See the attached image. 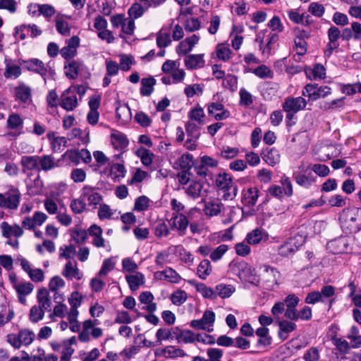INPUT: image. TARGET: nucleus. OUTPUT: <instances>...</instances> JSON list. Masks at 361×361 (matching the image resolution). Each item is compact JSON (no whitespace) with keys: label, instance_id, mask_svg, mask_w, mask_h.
Listing matches in <instances>:
<instances>
[{"label":"nucleus","instance_id":"39","mask_svg":"<svg viewBox=\"0 0 361 361\" xmlns=\"http://www.w3.org/2000/svg\"><path fill=\"white\" fill-rule=\"evenodd\" d=\"M21 345H29L35 339V335L33 331L23 329L18 331Z\"/></svg>","mask_w":361,"mask_h":361},{"label":"nucleus","instance_id":"54","mask_svg":"<svg viewBox=\"0 0 361 361\" xmlns=\"http://www.w3.org/2000/svg\"><path fill=\"white\" fill-rule=\"evenodd\" d=\"M262 239V232L259 228H256L247 233L246 240L248 244L256 245Z\"/></svg>","mask_w":361,"mask_h":361},{"label":"nucleus","instance_id":"25","mask_svg":"<svg viewBox=\"0 0 361 361\" xmlns=\"http://www.w3.org/2000/svg\"><path fill=\"white\" fill-rule=\"evenodd\" d=\"M126 280L130 290L135 291L145 283V276L142 272H136L135 274L126 275Z\"/></svg>","mask_w":361,"mask_h":361},{"label":"nucleus","instance_id":"60","mask_svg":"<svg viewBox=\"0 0 361 361\" xmlns=\"http://www.w3.org/2000/svg\"><path fill=\"white\" fill-rule=\"evenodd\" d=\"M308 11L316 17H322L325 11L324 6L317 2H312L308 7Z\"/></svg>","mask_w":361,"mask_h":361},{"label":"nucleus","instance_id":"34","mask_svg":"<svg viewBox=\"0 0 361 361\" xmlns=\"http://www.w3.org/2000/svg\"><path fill=\"white\" fill-rule=\"evenodd\" d=\"M216 295L221 298H228L235 292V288L233 285L220 283L215 287Z\"/></svg>","mask_w":361,"mask_h":361},{"label":"nucleus","instance_id":"20","mask_svg":"<svg viewBox=\"0 0 361 361\" xmlns=\"http://www.w3.org/2000/svg\"><path fill=\"white\" fill-rule=\"evenodd\" d=\"M262 159L269 166H274L280 161L279 151L274 148L267 147L262 151Z\"/></svg>","mask_w":361,"mask_h":361},{"label":"nucleus","instance_id":"14","mask_svg":"<svg viewBox=\"0 0 361 361\" xmlns=\"http://www.w3.org/2000/svg\"><path fill=\"white\" fill-rule=\"evenodd\" d=\"M303 172L294 173L293 178L300 186L309 188L316 181L317 177L313 175L312 171L308 170V168Z\"/></svg>","mask_w":361,"mask_h":361},{"label":"nucleus","instance_id":"6","mask_svg":"<svg viewBox=\"0 0 361 361\" xmlns=\"http://www.w3.org/2000/svg\"><path fill=\"white\" fill-rule=\"evenodd\" d=\"M93 156L97 161L94 166V171L107 177L113 173V165L110 163L109 159L102 151H94Z\"/></svg>","mask_w":361,"mask_h":361},{"label":"nucleus","instance_id":"58","mask_svg":"<svg viewBox=\"0 0 361 361\" xmlns=\"http://www.w3.org/2000/svg\"><path fill=\"white\" fill-rule=\"evenodd\" d=\"M281 184L282 185V189L284 194L287 197H290L293 195V190L291 181L288 177L286 175H283L281 178Z\"/></svg>","mask_w":361,"mask_h":361},{"label":"nucleus","instance_id":"44","mask_svg":"<svg viewBox=\"0 0 361 361\" xmlns=\"http://www.w3.org/2000/svg\"><path fill=\"white\" fill-rule=\"evenodd\" d=\"M44 312L40 306L34 305L31 307L29 314L30 320L33 323H37L43 319Z\"/></svg>","mask_w":361,"mask_h":361},{"label":"nucleus","instance_id":"45","mask_svg":"<svg viewBox=\"0 0 361 361\" xmlns=\"http://www.w3.org/2000/svg\"><path fill=\"white\" fill-rule=\"evenodd\" d=\"M149 199L142 195L135 199L133 210L137 212H142L147 210L149 207Z\"/></svg>","mask_w":361,"mask_h":361},{"label":"nucleus","instance_id":"33","mask_svg":"<svg viewBox=\"0 0 361 361\" xmlns=\"http://www.w3.org/2000/svg\"><path fill=\"white\" fill-rule=\"evenodd\" d=\"M332 343L336 347V349L341 353H348L351 347L345 340L337 337V333L335 332L334 336H331Z\"/></svg>","mask_w":361,"mask_h":361},{"label":"nucleus","instance_id":"52","mask_svg":"<svg viewBox=\"0 0 361 361\" xmlns=\"http://www.w3.org/2000/svg\"><path fill=\"white\" fill-rule=\"evenodd\" d=\"M204 211L206 215L216 216L221 212L220 205L214 202H208L204 204Z\"/></svg>","mask_w":361,"mask_h":361},{"label":"nucleus","instance_id":"53","mask_svg":"<svg viewBox=\"0 0 361 361\" xmlns=\"http://www.w3.org/2000/svg\"><path fill=\"white\" fill-rule=\"evenodd\" d=\"M134 120L142 128L149 127L152 123V119L144 112H138L135 114Z\"/></svg>","mask_w":361,"mask_h":361},{"label":"nucleus","instance_id":"26","mask_svg":"<svg viewBox=\"0 0 361 361\" xmlns=\"http://www.w3.org/2000/svg\"><path fill=\"white\" fill-rule=\"evenodd\" d=\"M62 275L66 279L71 280L73 278L80 280L83 274L76 267V265H73L71 261H68L62 271Z\"/></svg>","mask_w":361,"mask_h":361},{"label":"nucleus","instance_id":"48","mask_svg":"<svg viewBox=\"0 0 361 361\" xmlns=\"http://www.w3.org/2000/svg\"><path fill=\"white\" fill-rule=\"evenodd\" d=\"M149 176L147 171H142L139 168L135 169L131 179L128 180V185H132L137 183H141Z\"/></svg>","mask_w":361,"mask_h":361},{"label":"nucleus","instance_id":"13","mask_svg":"<svg viewBox=\"0 0 361 361\" xmlns=\"http://www.w3.org/2000/svg\"><path fill=\"white\" fill-rule=\"evenodd\" d=\"M14 94L16 99L21 103L28 104L32 102V90L23 82L14 88Z\"/></svg>","mask_w":361,"mask_h":361},{"label":"nucleus","instance_id":"55","mask_svg":"<svg viewBox=\"0 0 361 361\" xmlns=\"http://www.w3.org/2000/svg\"><path fill=\"white\" fill-rule=\"evenodd\" d=\"M240 104L249 106L253 103L252 95L245 88H241L239 91Z\"/></svg>","mask_w":361,"mask_h":361},{"label":"nucleus","instance_id":"38","mask_svg":"<svg viewBox=\"0 0 361 361\" xmlns=\"http://www.w3.org/2000/svg\"><path fill=\"white\" fill-rule=\"evenodd\" d=\"M164 29L162 28L157 34V45L159 48H165L171 43L170 32H164Z\"/></svg>","mask_w":361,"mask_h":361},{"label":"nucleus","instance_id":"4","mask_svg":"<svg viewBox=\"0 0 361 361\" xmlns=\"http://www.w3.org/2000/svg\"><path fill=\"white\" fill-rule=\"evenodd\" d=\"M20 198L19 190L11 187L5 193H0V207L15 210L19 206Z\"/></svg>","mask_w":361,"mask_h":361},{"label":"nucleus","instance_id":"24","mask_svg":"<svg viewBox=\"0 0 361 361\" xmlns=\"http://www.w3.org/2000/svg\"><path fill=\"white\" fill-rule=\"evenodd\" d=\"M305 73L310 80L324 79L326 76V69L321 63H315L313 68H305Z\"/></svg>","mask_w":361,"mask_h":361},{"label":"nucleus","instance_id":"30","mask_svg":"<svg viewBox=\"0 0 361 361\" xmlns=\"http://www.w3.org/2000/svg\"><path fill=\"white\" fill-rule=\"evenodd\" d=\"M156 80L153 77L142 78L141 80L140 94L142 96H150L154 91V85Z\"/></svg>","mask_w":361,"mask_h":361},{"label":"nucleus","instance_id":"7","mask_svg":"<svg viewBox=\"0 0 361 361\" xmlns=\"http://www.w3.org/2000/svg\"><path fill=\"white\" fill-rule=\"evenodd\" d=\"M19 64L22 66L23 68L38 73L43 78L47 75V68L44 66V63L37 59L20 60Z\"/></svg>","mask_w":361,"mask_h":361},{"label":"nucleus","instance_id":"8","mask_svg":"<svg viewBox=\"0 0 361 361\" xmlns=\"http://www.w3.org/2000/svg\"><path fill=\"white\" fill-rule=\"evenodd\" d=\"M307 105L306 100L302 97H288L283 103V109L286 112L297 113L304 109Z\"/></svg>","mask_w":361,"mask_h":361},{"label":"nucleus","instance_id":"3","mask_svg":"<svg viewBox=\"0 0 361 361\" xmlns=\"http://www.w3.org/2000/svg\"><path fill=\"white\" fill-rule=\"evenodd\" d=\"M215 185L224 192L223 198L225 200H231L237 195L238 187L233 185L232 176L226 172L219 173L216 176Z\"/></svg>","mask_w":361,"mask_h":361},{"label":"nucleus","instance_id":"17","mask_svg":"<svg viewBox=\"0 0 361 361\" xmlns=\"http://www.w3.org/2000/svg\"><path fill=\"white\" fill-rule=\"evenodd\" d=\"M259 190L257 187L249 188L247 190H243L242 193L241 202L245 206L254 207L259 198Z\"/></svg>","mask_w":361,"mask_h":361},{"label":"nucleus","instance_id":"16","mask_svg":"<svg viewBox=\"0 0 361 361\" xmlns=\"http://www.w3.org/2000/svg\"><path fill=\"white\" fill-rule=\"evenodd\" d=\"M116 122L119 126H124L129 123L131 120L130 109L126 104H119L116 108Z\"/></svg>","mask_w":361,"mask_h":361},{"label":"nucleus","instance_id":"57","mask_svg":"<svg viewBox=\"0 0 361 361\" xmlns=\"http://www.w3.org/2000/svg\"><path fill=\"white\" fill-rule=\"evenodd\" d=\"M204 116L203 109L200 106L191 109L188 113L189 118L197 121L200 124L204 123L202 118H204Z\"/></svg>","mask_w":361,"mask_h":361},{"label":"nucleus","instance_id":"37","mask_svg":"<svg viewBox=\"0 0 361 361\" xmlns=\"http://www.w3.org/2000/svg\"><path fill=\"white\" fill-rule=\"evenodd\" d=\"M212 272L211 262L208 259H203L197 267V275L202 279H206Z\"/></svg>","mask_w":361,"mask_h":361},{"label":"nucleus","instance_id":"41","mask_svg":"<svg viewBox=\"0 0 361 361\" xmlns=\"http://www.w3.org/2000/svg\"><path fill=\"white\" fill-rule=\"evenodd\" d=\"M346 243L343 238L334 239L328 243L329 248H332L334 254H338L344 252Z\"/></svg>","mask_w":361,"mask_h":361},{"label":"nucleus","instance_id":"40","mask_svg":"<svg viewBox=\"0 0 361 361\" xmlns=\"http://www.w3.org/2000/svg\"><path fill=\"white\" fill-rule=\"evenodd\" d=\"M179 166L181 170L190 171L195 165L193 156L191 154H183L178 159Z\"/></svg>","mask_w":361,"mask_h":361},{"label":"nucleus","instance_id":"64","mask_svg":"<svg viewBox=\"0 0 361 361\" xmlns=\"http://www.w3.org/2000/svg\"><path fill=\"white\" fill-rule=\"evenodd\" d=\"M207 354L209 357L207 361H221L223 350L219 348H209Z\"/></svg>","mask_w":361,"mask_h":361},{"label":"nucleus","instance_id":"10","mask_svg":"<svg viewBox=\"0 0 361 361\" xmlns=\"http://www.w3.org/2000/svg\"><path fill=\"white\" fill-rule=\"evenodd\" d=\"M169 223L171 224L172 229L176 228L178 230L180 235L185 234L186 229L189 225V221L183 214L173 213Z\"/></svg>","mask_w":361,"mask_h":361},{"label":"nucleus","instance_id":"18","mask_svg":"<svg viewBox=\"0 0 361 361\" xmlns=\"http://www.w3.org/2000/svg\"><path fill=\"white\" fill-rule=\"evenodd\" d=\"M20 164L24 173L32 171H37L39 172V156H23L20 159Z\"/></svg>","mask_w":361,"mask_h":361},{"label":"nucleus","instance_id":"63","mask_svg":"<svg viewBox=\"0 0 361 361\" xmlns=\"http://www.w3.org/2000/svg\"><path fill=\"white\" fill-rule=\"evenodd\" d=\"M232 51L230 48L226 47H220L219 44L216 47V55L219 59L226 61H228L231 54Z\"/></svg>","mask_w":361,"mask_h":361},{"label":"nucleus","instance_id":"43","mask_svg":"<svg viewBox=\"0 0 361 361\" xmlns=\"http://www.w3.org/2000/svg\"><path fill=\"white\" fill-rule=\"evenodd\" d=\"M21 73L19 66L7 63L4 75L6 78H17L21 75Z\"/></svg>","mask_w":361,"mask_h":361},{"label":"nucleus","instance_id":"35","mask_svg":"<svg viewBox=\"0 0 361 361\" xmlns=\"http://www.w3.org/2000/svg\"><path fill=\"white\" fill-rule=\"evenodd\" d=\"M39 171H48L56 167L54 159L51 155L39 156Z\"/></svg>","mask_w":361,"mask_h":361},{"label":"nucleus","instance_id":"29","mask_svg":"<svg viewBox=\"0 0 361 361\" xmlns=\"http://www.w3.org/2000/svg\"><path fill=\"white\" fill-rule=\"evenodd\" d=\"M6 127L9 130H22L23 120L18 114L12 113L7 118Z\"/></svg>","mask_w":361,"mask_h":361},{"label":"nucleus","instance_id":"22","mask_svg":"<svg viewBox=\"0 0 361 361\" xmlns=\"http://www.w3.org/2000/svg\"><path fill=\"white\" fill-rule=\"evenodd\" d=\"M204 54H190L185 59V66L188 70H194L204 66Z\"/></svg>","mask_w":361,"mask_h":361},{"label":"nucleus","instance_id":"1","mask_svg":"<svg viewBox=\"0 0 361 361\" xmlns=\"http://www.w3.org/2000/svg\"><path fill=\"white\" fill-rule=\"evenodd\" d=\"M229 271L237 276L243 283H248L253 286L259 287L260 278L255 268L244 260L233 259L228 264Z\"/></svg>","mask_w":361,"mask_h":361},{"label":"nucleus","instance_id":"2","mask_svg":"<svg viewBox=\"0 0 361 361\" xmlns=\"http://www.w3.org/2000/svg\"><path fill=\"white\" fill-rule=\"evenodd\" d=\"M341 227L346 234L357 233L361 230V207L343 209L338 216Z\"/></svg>","mask_w":361,"mask_h":361},{"label":"nucleus","instance_id":"42","mask_svg":"<svg viewBox=\"0 0 361 361\" xmlns=\"http://www.w3.org/2000/svg\"><path fill=\"white\" fill-rule=\"evenodd\" d=\"M80 63L77 61H71L65 68L68 71L66 72V76L70 79H75L79 73Z\"/></svg>","mask_w":361,"mask_h":361},{"label":"nucleus","instance_id":"49","mask_svg":"<svg viewBox=\"0 0 361 361\" xmlns=\"http://www.w3.org/2000/svg\"><path fill=\"white\" fill-rule=\"evenodd\" d=\"M85 200V199L82 197V195L80 198L72 200L71 208L73 213L80 214L85 209L86 204Z\"/></svg>","mask_w":361,"mask_h":361},{"label":"nucleus","instance_id":"31","mask_svg":"<svg viewBox=\"0 0 361 361\" xmlns=\"http://www.w3.org/2000/svg\"><path fill=\"white\" fill-rule=\"evenodd\" d=\"M135 154L140 158L142 164L145 166H149L153 161L154 154L150 150L140 147L135 152Z\"/></svg>","mask_w":361,"mask_h":361},{"label":"nucleus","instance_id":"21","mask_svg":"<svg viewBox=\"0 0 361 361\" xmlns=\"http://www.w3.org/2000/svg\"><path fill=\"white\" fill-rule=\"evenodd\" d=\"M188 283L191 286L195 287L196 290L200 293L204 298H209L211 300H214L216 298L217 295L214 292V290L210 288L207 287L203 283H198L195 280H188Z\"/></svg>","mask_w":361,"mask_h":361},{"label":"nucleus","instance_id":"19","mask_svg":"<svg viewBox=\"0 0 361 361\" xmlns=\"http://www.w3.org/2000/svg\"><path fill=\"white\" fill-rule=\"evenodd\" d=\"M278 326L279 328L278 336L281 341L286 340L289 334L297 328V325L294 322L288 320H279Z\"/></svg>","mask_w":361,"mask_h":361},{"label":"nucleus","instance_id":"11","mask_svg":"<svg viewBox=\"0 0 361 361\" xmlns=\"http://www.w3.org/2000/svg\"><path fill=\"white\" fill-rule=\"evenodd\" d=\"M199 39L200 37L195 34L186 37L176 47V53L178 56L186 55L192 51L193 47L198 43Z\"/></svg>","mask_w":361,"mask_h":361},{"label":"nucleus","instance_id":"36","mask_svg":"<svg viewBox=\"0 0 361 361\" xmlns=\"http://www.w3.org/2000/svg\"><path fill=\"white\" fill-rule=\"evenodd\" d=\"M161 274H164V279L172 283H178L182 279L179 274L171 267H166L159 273Z\"/></svg>","mask_w":361,"mask_h":361},{"label":"nucleus","instance_id":"46","mask_svg":"<svg viewBox=\"0 0 361 361\" xmlns=\"http://www.w3.org/2000/svg\"><path fill=\"white\" fill-rule=\"evenodd\" d=\"M171 302L173 305L180 306L187 300V293L180 289L174 291L171 296Z\"/></svg>","mask_w":361,"mask_h":361},{"label":"nucleus","instance_id":"51","mask_svg":"<svg viewBox=\"0 0 361 361\" xmlns=\"http://www.w3.org/2000/svg\"><path fill=\"white\" fill-rule=\"evenodd\" d=\"M145 8L139 3H134L128 9V14L132 19H137L142 16Z\"/></svg>","mask_w":361,"mask_h":361},{"label":"nucleus","instance_id":"61","mask_svg":"<svg viewBox=\"0 0 361 361\" xmlns=\"http://www.w3.org/2000/svg\"><path fill=\"white\" fill-rule=\"evenodd\" d=\"M202 189V185L200 183L193 181L188 188L187 193L192 197L196 198L200 195Z\"/></svg>","mask_w":361,"mask_h":361},{"label":"nucleus","instance_id":"47","mask_svg":"<svg viewBox=\"0 0 361 361\" xmlns=\"http://www.w3.org/2000/svg\"><path fill=\"white\" fill-rule=\"evenodd\" d=\"M56 30L64 36L70 35L71 29L67 21L64 20L62 18L57 17L56 19Z\"/></svg>","mask_w":361,"mask_h":361},{"label":"nucleus","instance_id":"32","mask_svg":"<svg viewBox=\"0 0 361 361\" xmlns=\"http://www.w3.org/2000/svg\"><path fill=\"white\" fill-rule=\"evenodd\" d=\"M129 140L126 135L114 130V149L125 151L128 146Z\"/></svg>","mask_w":361,"mask_h":361},{"label":"nucleus","instance_id":"15","mask_svg":"<svg viewBox=\"0 0 361 361\" xmlns=\"http://www.w3.org/2000/svg\"><path fill=\"white\" fill-rule=\"evenodd\" d=\"M119 63L114 61V75L118 73V70H121L123 71H130L131 69V66L136 63L133 56L131 54H122L119 55Z\"/></svg>","mask_w":361,"mask_h":361},{"label":"nucleus","instance_id":"27","mask_svg":"<svg viewBox=\"0 0 361 361\" xmlns=\"http://www.w3.org/2000/svg\"><path fill=\"white\" fill-rule=\"evenodd\" d=\"M185 132L188 136V142H197L200 137V127L194 123H185Z\"/></svg>","mask_w":361,"mask_h":361},{"label":"nucleus","instance_id":"12","mask_svg":"<svg viewBox=\"0 0 361 361\" xmlns=\"http://www.w3.org/2000/svg\"><path fill=\"white\" fill-rule=\"evenodd\" d=\"M61 106L66 111H72L78 106V99L75 90H66L61 96Z\"/></svg>","mask_w":361,"mask_h":361},{"label":"nucleus","instance_id":"56","mask_svg":"<svg viewBox=\"0 0 361 361\" xmlns=\"http://www.w3.org/2000/svg\"><path fill=\"white\" fill-rule=\"evenodd\" d=\"M228 250V246L225 244H221L218 246L214 251L210 254V258L213 262H216L221 259L223 255Z\"/></svg>","mask_w":361,"mask_h":361},{"label":"nucleus","instance_id":"9","mask_svg":"<svg viewBox=\"0 0 361 361\" xmlns=\"http://www.w3.org/2000/svg\"><path fill=\"white\" fill-rule=\"evenodd\" d=\"M215 322V313L212 310H206L200 319H193L190 326L197 330H205L206 325L213 326Z\"/></svg>","mask_w":361,"mask_h":361},{"label":"nucleus","instance_id":"59","mask_svg":"<svg viewBox=\"0 0 361 361\" xmlns=\"http://www.w3.org/2000/svg\"><path fill=\"white\" fill-rule=\"evenodd\" d=\"M154 234L159 238L168 236L169 234L168 225L164 221L159 222L155 227Z\"/></svg>","mask_w":361,"mask_h":361},{"label":"nucleus","instance_id":"28","mask_svg":"<svg viewBox=\"0 0 361 361\" xmlns=\"http://www.w3.org/2000/svg\"><path fill=\"white\" fill-rule=\"evenodd\" d=\"M102 229L96 224L92 225L87 231V235L94 236L92 243L97 247L104 246V239L102 237Z\"/></svg>","mask_w":361,"mask_h":361},{"label":"nucleus","instance_id":"62","mask_svg":"<svg viewBox=\"0 0 361 361\" xmlns=\"http://www.w3.org/2000/svg\"><path fill=\"white\" fill-rule=\"evenodd\" d=\"M15 288L18 294L27 295L33 290L34 285L30 282H26L16 285Z\"/></svg>","mask_w":361,"mask_h":361},{"label":"nucleus","instance_id":"23","mask_svg":"<svg viewBox=\"0 0 361 361\" xmlns=\"http://www.w3.org/2000/svg\"><path fill=\"white\" fill-rule=\"evenodd\" d=\"M82 197L87 199L90 205L97 206L102 200L101 195L94 188L85 186L82 189Z\"/></svg>","mask_w":361,"mask_h":361},{"label":"nucleus","instance_id":"5","mask_svg":"<svg viewBox=\"0 0 361 361\" xmlns=\"http://www.w3.org/2000/svg\"><path fill=\"white\" fill-rule=\"evenodd\" d=\"M331 93V89L329 86H319L316 83L307 84L302 90V95L307 97L310 100L315 101L322 97L324 98Z\"/></svg>","mask_w":361,"mask_h":361},{"label":"nucleus","instance_id":"50","mask_svg":"<svg viewBox=\"0 0 361 361\" xmlns=\"http://www.w3.org/2000/svg\"><path fill=\"white\" fill-rule=\"evenodd\" d=\"M279 36L277 33H269L268 35V41L265 47L262 49V54L269 56L271 53L272 45L278 42Z\"/></svg>","mask_w":361,"mask_h":361}]
</instances>
